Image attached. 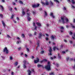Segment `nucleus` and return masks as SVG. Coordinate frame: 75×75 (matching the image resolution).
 Segmentation results:
<instances>
[{"mask_svg": "<svg viewBox=\"0 0 75 75\" xmlns=\"http://www.w3.org/2000/svg\"><path fill=\"white\" fill-rule=\"evenodd\" d=\"M35 24H36L38 27H41V25L40 23L38 22H35L33 23V26L34 27L33 29V30H37V27L35 25Z\"/></svg>", "mask_w": 75, "mask_h": 75, "instance_id": "nucleus-1", "label": "nucleus"}, {"mask_svg": "<svg viewBox=\"0 0 75 75\" xmlns=\"http://www.w3.org/2000/svg\"><path fill=\"white\" fill-rule=\"evenodd\" d=\"M61 20L63 24L65 23L66 22L68 23V21H69L68 19L65 16L62 17H61Z\"/></svg>", "mask_w": 75, "mask_h": 75, "instance_id": "nucleus-2", "label": "nucleus"}, {"mask_svg": "<svg viewBox=\"0 0 75 75\" xmlns=\"http://www.w3.org/2000/svg\"><path fill=\"white\" fill-rule=\"evenodd\" d=\"M50 62H48V65L45 66V68L46 69H47L48 71H50V70H51V67H50Z\"/></svg>", "mask_w": 75, "mask_h": 75, "instance_id": "nucleus-3", "label": "nucleus"}, {"mask_svg": "<svg viewBox=\"0 0 75 75\" xmlns=\"http://www.w3.org/2000/svg\"><path fill=\"white\" fill-rule=\"evenodd\" d=\"M29 9H27V18L28 20V21H30L31 20V18L30 17V15H31V14L29 12Z\"/></svg>", "mask_w": 75, "mask_h": 75, "instance_id": "nucleus-4", "label": "nucleus"}, {"mask_svg": "<svg viewBox=\"0 0 75 75\" xmlns=\"http://www.w3.org/2000/svg\"><path fill=\"white\" fill-rule=\"evenodd\" d=\"M41 3L43 6H48L50 4V3L47 0L46 1L45 3L41 2Z\"/></svg>", "mask_w": 75, "mask_h": 75, "instance_id": "nucleus-5", "label": "nucleus"}, {"mask_svg": "<svg viewBox=\"0 0 75 75\" xmlns=\"http://www.w3.org/2000/svg\"><path fill=\"white\" fill-rule=\"evenodd\" d=\"M16 44H19L21 42V39L19 37H17L16 38Z\"/></svg>", "mask_w": 75, "mask_h": 75, "instance_id": "nucleus-6", "label": "nucleus"}, {"mask_svg": "<svg viewBox=\"0 0 75 75\" xmlns=\"http://www.w3.org/2000/svg\"><path fill=\"white\" fill-rule=\"evenodd\" d=\"M3 51L4 52H6V54H8V50L6 47H5Z\"/></svg>", "mask_w": 75, "mask_h": 75, "instance_id": "nucleus-7", "label": "nucleus"}, {"mask_svg": "<svg viewBox=\"0 0 75 75\" xmlns=\"http://www.w3.org/2000/svg\"><path fill=\"white\" fill-rule=\"evenodd\" d=\"M40 6V4H33L32 5V7L33 8H35L36 7H38Z\"/></svg>", "mask_w": 75, "mask_h": 75, "instance_id": "nucleus-8", "label": "nucleus"}, {"mask_svg": "<svg viewBox=\"0 0 75 75\" xmlns=\"http://www.w3.org/2000/svg\"><path fill=\"white\" fill-rule=\"evenodd\" d=\"M71 2L73 4H75V1H74V0H71ZM68 2L69 3H70L71 2V1L70 0H67Z\"/></svg>", "mask_w": 75, "mask_h": 75, "instance_id": "nucleus-9", "label": "nucleus"}, {"mask_svg": "<svg viewBox=\"0 0 75 75\" xmlns=\"http://www.w3.org/2000/svg\"><path fill=\"white\" fill-rule=\"evenodd\" d=\"M60 31L61 33H62L64 31V27L62 26H61L60 27Z\"/></svg>", "mask_w": 75, "mask_h": 75, "instance_id": "nucleus-10", "label": "nucleus"}, {"mask_svg": "<svg viewBox=\"0 0 75 75\" xmlns=\"http://www.w3.org/2000/svg\"><path fill=\"white\" fill-rule=\"evenodd\" d=\"M49 51L50 52V53L49 54V55H52V54H51V52H52V49H51V47H50V49L49 50Z\"/></svg>", "mask_w": 75, "mask_h": 75, "instance_id": "nucleus-11", "label": "nucleus"}, {"mask_svg": "<svg viewBox=\"0 0 75 75\" xmlns=\"http://www.w3.org/2000/svg\"><path fill=\"white\" fill-rule=\"evenodd\" d=\"M51 39L54 40V39H56V36H55L52 35L51 36Z\"/></svg>", "mask_w": 75, "mask_h": 75, "instance_id": "nucleus-12", "label": "nucleus"}, {"mask_svg": "<svg viewBox=\"0 0 75 75\" xmlns=\"http://www.w3.org/2000/svg\"><path fill=\"white\" fill-rule=\"evenodd\" d=\"M39 62V59L38 58H37V60H34V62L35 63H37V62Z\"/></svg>", "mask_w": 75, "mask_h": 75, "instance_id": "nucleus-13", "label": "nucleus"}, {"mask_svg": "<svg viewBox=\"0 0 75 75\" xmlns=\"http://www.w3.org/2000/svg\"><path fill=\"white\" fill-rule=\"evenodd\" d=\"M50 16H51L52 18H55V16L54 15V14H53V13L52 12L50 14Z\"/></svg>", "mask_w": 75, "mask_h": 75, "instance_id": "nucleus-14", "label": "nucleus"}, {"mask_svg": "<svg viewBox=\"0 0 75 75\" xmlns=\"http://www.w3.org/2000/svg\"><path fill=\"white\" fill-rule=\"evenodd\" d=\"M28 75H31V71L30 70H28Z\"/></svg>", "mask_w": 75, "mask_h": 75, "instance_id": "nucleus-15", "label": "nucleus"}, {"mask_svg": "<svg viewBox=\"0 0 75 75\" xmlns=\"http://www.w3.org/2000/svg\"><path fill=\"white\" fill-rule=\"evenodd\" d=\"M2 22L3 26H4V28H5V27L6 26V24H5V23L3 21H2Z\"/></svg>", "mask_w": 75, "mask_h": 75, "instance_id": "nucleus-16", "label": "nucleus"}, {"mask_svg": "<svg viewBox=\"0 0 75 75\" xmlns=\"http://www.w3.org/2000/svg\"><path fill=\"white\" fill-rule=\"evenodd\" d=\"M42 35V33H40L39 34V38H41Z\"/></svg>", "mask_w": 75, "mask_h": 75, "instance_id": "nucleus-17", "label": "nucleus"}, {"mask_svg": "<svg viewBox=\"0 0 75 75\" xmlns=\"http://www.w3.org/2000/svg\"><path fill=\"white\" fill-rule=\"evenodd\" d=\"M47 60L46 59H44L42 61H41V62L42 63V62H47Z\"/></svg>", "mask_w": 75, "mask_h": 75, "instance_id": "nucleus-18", "label": "nucleus"}, {"mask_svg": "<svg viewBox=\"0 0 75 75\" xmlns=\"http://www.w3.org/2000/svg\"><path fill=\"white\" fill-rule=\"evenodd\" d=\"M55 50H59V49L57 48L56 47H53V50L55 51Z\"/></svg>", "mask_w": 75, "mask_h": 75, "instance_id": "nucleus-19", "label": "nucleus"}, {"mask_svg": "<svg viewBox=\"0 0 75 75\" xmlns=\"http://www.w3.org/2000/svg\"><path fill=\"white\" fill-rule=\"evenodd\" d=\"M18 62H16L14 63V64L15 66H17L18 65Z\"/></svg>", "mask_w": 75, "mask_h": 75, "instance_id": "nucleus-20", "label": "nucleus"}, {"mask_svg": "<svg viewBox=\"0 0 75 75\" xmlns=\"http://www.w3.org/2000/svg\"><path fill=\"white\" fill-rule=\"evenodd\" d=\"M55 2H56V3H57L58 4H59V2L58 0H54Z\"/></svg>", "mask_w": 75, "mask_h": 75, "instance_id": "nucleus-21", "label": "nucleus"}, {"mask_svg": "<svg viewBox=\"0 0 75 75\" xmlns=\"http://www.w3.org/2000/svg\"><path fill=\"white\" fill-rule=\"evenodd\" d=\"M23 67L24 69H25L26 68V66H25V64H23Z\"/></svg>", "mask_w": 75, "mask_h": 75, "instance_id": "nucleus-22", "label": "nucleus"}, {"mask_svg": "<svg viewBox=\"0 0 75 75\" xmlns=\"http://www.w3.org/2000/svg\"><path fill=\"white\" fill-rule=\"evenodd\" d=\"M63 10L65 12H66L67 11V8H65V7H64L63 8Z\"/></svg>", "mask_w": 75, "mask_h": 75, "instance_id": "nucleus-23", "label": "nucleus"}, {"mask_svg": "<svg viewBox=\"0 0 75 75\" xmlns=\"http://www.w3.org/2000/svg\"><path fill=\"white\" fill-rule=\"evenodd\" d=\"M56 66L57 67H59V65L58 63H57L56 64Z\"/></svg>", "mask_w": 75, "mask_h": 75, "instance_id": "nucleus-24", "label": "nucleus"}, {"mask_svg": "<svg viewBox=\"0 0 75 75\" xmlns=\"http://www.w3.org/2000/svg\"><path fill=\"white\" fill-rule=\"evenodd\" d=\"M58 56L59 57V58L60 59H61V55H60V54H59V53H58Z\"/></svg>", "mask_w": 75, "mask_h": 75, "instance_id": "nucleus-25", "label": "nucleus"}, {"mask_svg": "<svg viewBox=\"0 0 75 75\" xmlns=\"http://www.w3.org/2000/svg\"><path fill=\"white\" fill-rule=\"evenodd\" d=\"M0 7L2 9V11H3V10L4 9V8H3V6H1V5H0Z\"/></svg>", "mask_w": 75, "mask_h": 75, "instance_id": "nucleus-26", "label": "nucleus"}, {"mask_svg": "<svg viewBox=\"0 0 75 75\" xmlns=\"http://www.w3.org/2000/svg\"><path fill=\"white\" fill-rule=\"evenodd\" d=\"M14 15L13 14L12 15L11 17V19H13V18H14Z\"/></svg>", "mask_w": 75, "mask_h": 75, "instance_id": "nucleus-27", "label": "nucleus"}, {"mask_svg": "<svg viewBox=\"0 0 75 75\" xmlns=\"http://www.w3.org/2000/svg\"><path fill=\"white\" fill-rule=\"evenodd\" d=\"M22 14L23 15H25V12H24V11H22Z\"/></svg>", "mask_w": 75, "mask_h": 75, "instance_id": "nucleus-28", "label": "nucleus"}, {"mask_svg": "<svg viewBox=\"0 0 75 75\" xmlns=\"http://www.w3.org/2000/svg\"><path fill=\"white\" fill-rule=\"evenodd\" d=\"M19 3H20V4H23V1H19Z\"/></svg>", "mask_w": 75, "mask_h": 75, "instance_id": "nucleus-29", "label": "nucleus"}, {"mask_svg": "<svg viewBox=\"0 0 75 75\" xmlns=\"http://www.w3.org/2000/svg\"><path fill=\"white\" fill-rule=\"evenodd\" d=\"M50 4L51 5H53V3H52V1H50Z\"/></svg>", "mask_w": 75, "mask_h": 75, "instance_id": "nucleus-30", "label": "nucleus"}, {"mask_svg": "<svg viewBox=\"0 0 75 75\" xmlns=\"http://www.w3.org/2000/svg\"><path fill=\"white\" fill-rule=\"evenodd\" d=\"M9 58L10 60H12L13 59V57H12V56H10Z\"/></svg>", "mask_w": 75, "mask_h": 75, "instance_id": "nucleus-31", "label": "nucleus"}, {"mask_svg": "<svg viewBox=\"0 0 75 75\" xmlns=\"http://www.w3.org/2000/svg\"><path fill=\"white\" fill-rule=\"evenodd\" d=\"M0 17L3 18V16L2 14H0Z\"/></svg>", "mask_w": 75, "mask_h": 75, "instance_id": "nucleus-32", "label": "nucleus"}, {"mask_svg": "<svg viewBox=\"0 0 75 75\" xmlns=\"http://www.w3.org/2000/svg\"><path fill=\"white\" fill-rule=\"evenodd\" d=\"M26 50L28 52H29L30 51V50H29V49L28 48H26Z\"/></svg>", "mask_w": 75, "mask_h": 75, "instance_id": "nucleus-33", "label": "nucleus"}, {"mask_svg": "<svg viewBox=\"0 0 75 75\" xmlns=\"http://www.w3.org/2000/svg\"><path fill=\"white\" fill-rule=\"evenodd\" d=\"M45 16H47V12L45 11Z\"/></svg>", "mask_w": 75, "mask_h": 75, "instance_id": "nucleus-34", "label": "nucleus"}, {"mask_svg": "<svg viewBox=\"0 0 75 75\" xmlns=\"http://www.w3.org/2000/svg\"><path fill=\"white\" fill-rule=\"evenodd\" d=\"M37 45H38V47L36 48V50H37V48L38 47H40V45H39V42H38L37 43Z\"/></svg>", "mask_w": 75, "mask_h": 75, "instance_id": "nucleus-35", "label": "nucleus"}, {"mask_svg": "<svg viewBox=\"0 0 75 75\" xmlns=\"http://www.w3.org/2000/svg\"><path fill=\"white\" fill-rule=\"evenodd\" d=\"M26 61L25 60H24L23 61V63L24 64H26Z\"/></svg>", "mask_w": 75, "mask_h": 75, "instance_id": "nucleus-36", "label": "nucleus"}, {"mask_svg": "<svg viewBox=\"0 0 75 75\" xmlns=\"http://www.w3.org/2000/svg\"><path fill=\"white\" fill-rule=\"evenodd\" d=\"M55 58H56V57H55V56H54V57L53 58L52 57H51L50 58V59H55Z\"/></svg>", "mask_w": 75, "mask_h": 75, "instance_id": "nucleus-37", "label": "nucleus"}, {"mask_svg": "<svg viewBox=\"0 0 75 75\" xmlns=\"http://www.w3.org/2000/svg\"><path fill=\"white\" fill-rule=\"evenodd\" d=\"M18 51H20L21 49V47H18Z\"/></svg>", "mask_w": 75, "mask_h": 75, "instance_id": "nucleus-38", "label": "nucleus"}, {"mask_svg": "<svg viewBox=\"0 0 75 75\" xmlns=\"http://www.w3.org/2000/svg\"><path fill=\"white\" fill-rule=\"evenodd\" d=\"M71 24V27H72V28H75V26L72 25V24Z\"/></svg>", "mask_w": 75, "mask_h": 75, "instance_id": "nucleus-39", "label": "nucleus"}, {"mask_svg": "<svg viewBox=\"0 0 75 75\" xmlns=\"http://www.w3.org/2000/svg\"><path fill=\"white\" fill-rule=\"evenodd\" d=\"M9 9L10 11H12V8L10 7L9 8Z\"/></svg>", "mask_w": 75, "mask_h": 75, "instance_id": "nucleus-40", "label": "nucleus"}, {"mask_svg": "<svg viewBox=\"0 0 75 75\" xmlns=\"http://www.w3.org/2000/svg\"><path fill=\"white\" fill-rule=\"evenodd\" d=\"M71 8H75V7L74 6L71 5Z\"/></svg>", "mask_w": 75, "mask_h": 75, "instance_id": "nucleus-41", "label": "nucleus"}, {"mask_svg": "<svg viewBox=\"0 0 75 75\" xmlns=\"http://www.w3.org/2000/svg\"><path fill=\"white\" fill-rule=\"evenodd\" d=\"M62 54H66V52L64 51H62Z\"/></svg>", "mask_w": 75, "mask_h": 75, "instance_id": "nucleus-42", "label": "nucleus"}, {"mask_svg": "<svg viewBox=\"0 0 75 75\" xmlns=\"http://www.w3.org/2000/svg\"><path fill=\"white\" fill-rule=\"evenodd\" d=\"M13 21L14 23H17V21L16 20H13Z\"/></svg>", "mask_w": 75, "mask_h": 75, "instance_id": "nucleus-43", "label": "nucleus"}, {"mask_svg": "<svg viewBox=\"0 0 75 75\" xmlns=\"http://www.w3.org/2000/svg\"><path fill=\"white\" fill-rule=\"evenodd\" d=\"M42 65H40V64H38V68H39V67H41Z\"/></svg>", "mask_w": 75, "mask_h": 75, "instance_id": "nucleus-44", "label": "nucleus"}, {"mask_svg": "<svg viewBox=\"0 0 75 75\" xmlns=\"http://www.w3.org/2000/svg\"><path fill=\"white\" fill-rule=\"evenodd\" d=\"M16 19L18 21H19V20H20V19L18 18V17H17Z\"/></svg>", "mask_w": 75, "mask_h": 75, "instance_id": "nucleus-45", "label": "nucleus"}, {"mask_svg": "<svg viewBox=\"0 0 75 75\" xmlns=\"http://www.w3.org/2000/svg\"><path fill=\"white\" fill-rule=\"evenodd\" d=\"M49 75H54V73L53 72H52L51 73H50L49 74Z\"/></svg>", "mask_w": 75, "mask_h": 75, "instance_id": "nucleus-46", "label": "nucleus"}, {"mask_svg": "<svg viewBox=\"0 0 75 75\" xmlns=\"http://www.w3.org/2000/svg\"><path fill=\"white\" fill-rule=\"evenodd\" d=\"M44 52V51H41V52L40 53H41V54H43Z\"/></svg>", "mask_w": 75, "mask_h": 75, "instance_id": "nucleus-47", "label": "nucleus"}, {"mask_svg": "<svg viewBox=\"0 0 75 75\" xmlns=\"http://www.w3.org/2000/svg\"><path fill=\"white\" fill-rule=\"evenodd\" d=\"M22 35L23 38H24L25 36L24 35V34H22Z\"/></svg>", "mask_w": 75, "mask_h": 75, "instance_id": "nucleus-48", "label": "nucleus"}, {"mask_svg": "<svg viewBox=\"0 0 75 75\" xmlns=\"http://www.w3.org/2000/svg\"><path fill=\"white\" fill-rule=\"evenodd\" d=\"M69 57H68L66 58V60L68 61L69 60Z\"/></svg>", "mask_w": 75, "mask_h": 75, "instance_id": "nucleus-49", "label": "nucleus"}, {"mask_svg": "<svg viewBox=\"0 0 75 75\" xmlns=\"http://www.w3.org/2000/svg\"><path fill=\"white\" fill-rule=\"evenodd\" d=\"M69 34L70 35H72V32H71V31H70Z\"/></svg>", "mask_w": 75, "mask_h": 75, "instance_id": "nucleus-50", "label": "nucleus"}, {"mask_svg": "<svg viewBox=\"0 0 75 75\" xmlns=\"http://www.w3.org/2000/svg\"><path fill=\"white\" fill-rule=\"evenodd\" d=\"M28 35L29 36V37H31V36H32V35L30 33H29L28 34Z\"/></svg>", "mask_w": 75, "mask_h": 75, "instance_id": "nucleus-51", "label": "nucleus"}, {"mask_svg": "<svg viewBox=\"0 0 75 75\" xmlns=\"http://www.w3.org/2000/svg\"><path fill=\"white\" fill-rule=\"evenodd\" d=\"M75 34H74V37H73V36L72 37V38L73 39H75Z\"/></svg>", "mask_w": 75, "mask_h": 75, "instance_id": "nucleus-52", "label": "nucleus"}, {"mask_svg": "<svg viewBox=\"0 0 75 75\" xmlns=\"http://www.w3.org/2000/svg\"><path fill=\"white\" fill-rule=\"evenodd\" d=\"M33 14H34V15L35 14V12L33 11Z\"/></svg>", "mask_w": 75, "mask_h": 75, "instance_id": "nucleus-53", "label": "nucleus"}, {"mask_svg": "<svg viewBox=\"0 0 75 75\" xmlns=\"http://www.w3.org/2000/svg\"><path fill=\"white\" fill-rule=\"evenodd\" d=\"M7 35V37H8V38H11V37H10V36H9V35Z\"/></svg>", "mask_w": 75, "mask_h": 75, "instance_id": "nucleus-54", "label": "nucleus"}, {"mask_svg": "<svg viewBox=\"0 0 75 75\" xmlns=\"http://www.w3.org/2000/svg\"><path fill=\"white\" fill-rule=\"evenodd\" d=\"M36 34H37V32H35L34 33V35H36Z\"/></svg>", "mask_w": 75, "mask_h": 75, "instance_id": "nucleus-55", "label": "nucleus"}, {"mask_svg": "<svg viewBox=\"0 0 75 75\" xmlns=\"http://www.w3.org/2000/svg\"><path fill=\"white\" fill-rule=\"evenodd\" d=\"M25 58H27V54H25Z\"/></svg>", "mask_w": 75, "mask_h": 75, "instance_id": "nucleus-56", "label": "nucleus"}, {"mask_svg": "<svg viewBox=\"0 0 75 75\" xmlns=\"http://www.w3.org/2000/svg\"><path fill=\"white\" fill-rule=\"evenodd\" d=\"M64 42H67V41L65 39L64 40Z\"/></svg>", "mask_w": 75, "mask_h": 75, "instance_id": "nucleus-57", "label": "nucleus"}, {"mask_svg": "<svg viewBox=\"0 0 75 75\" xmlns=\"http://www.w3.org/2000/svg\"><path fill=\"white\" fill-rule=\"evenodd\" d=\"M1 1L3 3H4V2H5V1L4 0H1Z\"/></svg>", "mask_w": 75, "mask_h": 75, "instance_id": "nucleus-58", "label": "nucleus"}, {"mask_svg": "<svg viewBox=\"0 0 75 75\" xmlns=\"http://www.w3.org/2000/svg\"><path fill=\"white\" fill-rule=\"evenodd\" d=\"M69 42L70 44H72V41L70 40Z\"/></svg>", "mask_w": 75, "mask_h": 75, "instance_id": "nucleus-59", "label": "nucleus"}, {"mask_svg": "<svg viewBox=\"0 0 75 75\" xmlns=\"http://www.w3.org/2000/svg\"><path fill=\"white\" fill-rule=\"evenodd\" d=\"M12 4L13 5H16V4L14 2L12 3Z\"/></svg>", "mask_w": 75, "mask_h": 75, "instance_id": "nucleus-60", "label": "nucleus"}, {"mask_svg": "<svg viewBox=\"0 0 75 75\" xmlns=\"http://www.w3.org/2000/svg\"><path fill=\"white\" fill-rule=\"evenodd\" d=\"M11 75H14V73L13 72H12L11 73Z\"/></svg>", "mask_w": 75, "mask_h": 75, "instance_id": "nucleus-61", "label": "nucleus"}, {"mask_svg": "<svg viewBox=\"0 0 75 75\" xmlns=\"http://www.w3.org/2000/svg\"><path fill=\"white\" fill-rule=\"evenodd\" d=\"M69 27V26L67 25H66V28H68Z\"/></svg>", "mask_w": 75, "mask_h": 75, "instance_id": "nucleus-62", "label": "nucleus"}, {"mask_svg": "<svg viewBox=\"0 0 75 75\" xmlns=\"http://www.w3.org/2000/svg\"><path fill=\"white\" fill-rule=\"evenodd\" d=\"M32 72H34V69H32Z\"/></svg>", "mask_w": 75, "mask_h": 75, "instance_id": "nucleus-63", "label": "nucleus"}, {"mask_svg": "<svg viewBox=\"0 0 75 75\" xmlns=\"http://www.w3.org/2000/svg\"><path fill=\"white\" fill-rule=\"evenodd\" d=\"M46 40H48V38H46Z\"/></svg>", "mask_w": 75, "mask_h": 75, "instance_id": "nucleus-64", "label": "nucleus"}]
</instances>
